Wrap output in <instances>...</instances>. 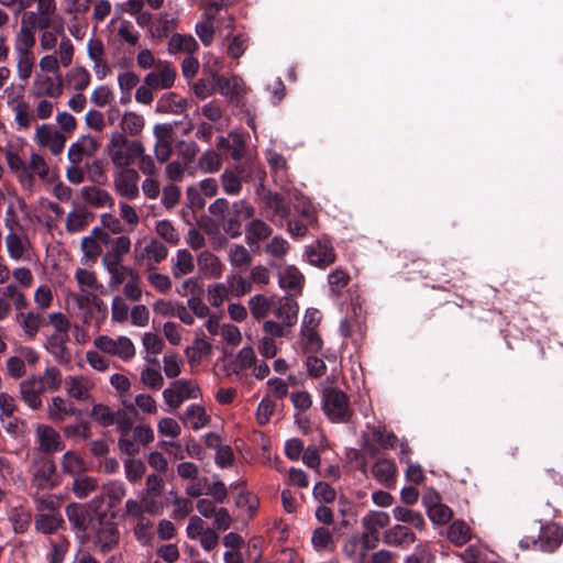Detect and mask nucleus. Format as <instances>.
I'll use <instances>...</instances> for the list:
<instances>
[{"mask_svg": "<svg viewBox=\"0 0 563 563\" xmlns=\"http://www.w3.org/2000/svg\"><path fill=\"white\" fill-rule=\"evenodd\" d=\"M63 385L62 372L56 366H48L41 375H31L19 383V396L32 411L43 407V396L46 391H57Z\"/></svg>", "mask_w": 563, "mask_h": 563, "instance_id": "obj_1", "label": "nucleus"}, {"mask_svg": "<svg viewBox=\"0 0 563 563\" xmlns=\"http://www.w3.org/2000/svg\"><path fill=\"white\" fill-rule=\"evenodd\" d=\"M125 418L120 420L119 439L120 451L129 456L136 455L141 450V426H134L139 420V408L141 407V395L125 401Z\"/></svg>", "mask_w": 563, "mask_h": 563, "instance_id": "obj_2", "label": "nucleus"}, {"mask_svg": "<svg viewBox=\"0 0 563 563\" xmlns=\"http://www.w3.org/2000/svg\"><path fill=\"white\" fill-rule=\"evenodd\" d=\"M322 410L331 422L346 423L353 416L349 396L338 387L327 386L321 391Z\"/></svg>", "mask_w": 563, "mask_h": 563, "instance_id": "obj_3", "label": "nucleus"}, {"mask_svg": "<svg viewBox=\"0 0 563 563\" xmlns=\"http://www.w3.org/2000/svg\"><path fill=\"white\" fill-rule=\"evenodd\" d=\"M56 10H27L21 16V24L14 36L36 44V32H45L54 27L53 18Z\"/></svg>", "mask_w": 563, "mask_h": 563, "instance_id": "obj_4", "label": "nucleus"}, {"mask_svg": "<svg viewBox=\"0 0 563 563\" xmlns=\"http://www.w3.org/2000/svg\"><path fill=\"white\" fill-rule=\"evenodd\" d=\"M112 163L118 167H129L141 158V142L128 140L122 133L115 132L107 145Z\"/></svg>", "mask_w": 563, "mask_h": 563, "instance_id": "obj_5", "label": "nucleus"}, {"mask_svg": "<svg viewBox=\"0 0 563 563\" xmlns=\"http://www.w3.org/2000/svg\"><path fill=\"white\" fill-rule=\"evenodd\" d=\"M75 46L73 41L68 36L63 35L57 49L55 52H47V54L40 58V74L62 75L60 67H69L73 64Z\"/></svg>", "mask_w": 563, "mask_h": 563, "instance_id": "obj_6", "label": "nucleus"}, {"mask_svg": "<svg viewBox=\"0 0 563 563\" xmlns=\"http://www.w3.org/2000/svg\"><path fill=\"white\" fill-rule=\"evenodd\" d=\"M152 66H155L154 69L146 74L143 79L146 87L153 90L170 88L176 78V70L167 63L158 62L155 65L153 54L143 48V69Z\"/></svg>", "mask_w": 563, "mask_h": 563, "instance_id": "obj_7", "label": "nucleus"}, {"mask_svg": "<svg viewBox=\"0 0 563 563\" xmlns=\"http://www.w3.org/2000/svg\"><path fill=\"white\" fill-rule=\"evenodd\" d=\"M93 344L101 352L111 356H117L122 361H129L136 354L134 344L124 335L115 338L110 335H99L95 339Z\"/></svg>", "mask_w": 563, "mask_h": 563, "instance_id": "obj_8", "label": "nucleus"}, {"mask_svg": "<svg viewBox=\"0 0 563 563\" xmlns=\"http://www.w3.org/2000/svg\"><path fill=\"white\" fill-rule=\"evenodd\" d=\"M34 47L35 44L33 43L26 42L16 36L13 38L16 76L23 82H26L31 78L35 67L36 59Z\"/></svg>", "mask_w": 563, "mask_h": 563, "instance_id": "obj_9", "label": "nucleus"}, {"mask_svg": "<svg viewBox=\"0 0 563 563\" xmlns=\"http://www.w3.org/2000/svg\"><path fill=\"white\" fill-rule=\"evenodd\" d=\"M254 211V208L246 200L234 201L222 224L223 231L232 239L241 236L243 221L251 220Z\"/></svg>", "mask_w": 563, "mask_h": 563, "instance_id": "obj_10", "label": "nucleus"}, {"mask_svg": "<svg viewBox=\"0 0 563 563\" xmlns=\"http://www.w3.org/2000/svg\"><path fill=\"white\" fill-rule=\"evenodd\" d=\"M260 206L264 210L266 218L279 225H283V222L290 213V209L285 203L284 197L275 191H263L260 198Z\"/></svg>", "mask_w": 563, "mask_h": 563, "instance_id": "obj_11", "label": "nucleus"}, {"mask_svg": "<svg viewBox=\"0 0 563 563\" xmlns=\"http://www.w3.org/2000/svg\"><path fill=\"white\" fill-rule=\"evenodd\" d=\"M65 393L68 398L78 402H89L92 400V390L95 382L85 375H69L63 379Z\"/></svg>", "mask_w": 563, "mask_h": 563, "instance_id": "obj_12", "label": "nucleus"}, {"mask_svg": "<svg viewBox=\"0 0 563 563\" xmlns=\"http://www.w3.org/2000/svg\"><path fill=\"white\" fill-rule=\"evenodd\" d=\"M211 77L218 87L219 92L222 96L228 97L230 102L235 104L241 102L245 95V86L241 77L236 75L225 77L223 75H218L217 73H212Z\"/></svg>", "mask_w": 563, "mask_h": 563, "instance_id": "obj_13", "label": "nucleus"}, {"mask_svg": "<svg viewBox=\"0 0 563 563\" xmlns=\"http://www.w3.org/2000/svg\"><path fill=\"white\" fill-rule=\"evenodd\" d=\"M65 514L70 528L75 531L86 532L90 527L95 528L93 521L96 518L89 507L84 504H69L65 509Z\"/></svg>", "mask_w": 563, "mask_h": 563, "instance_id": "obj_14", "label": "nucleus"}, {"mask_svg": "<svg viewBox=\"0 0 563 563\" xmlns=\"http://www.w3.org/2000/svg\"><path fill=\"white\" fill-rule=\"evenodd\" d=\"M32 93L35 97L59 98L63 93L62 75L51 77L48 74H36Z\"/></svg>", "mask_w": 563, "mask_h": 563, "instance_id": "obj_15", "label": "nucleus"}, {"mask_svg": "<svg viewBox=\"0 0 563 563\" xmlns=\"http://www.w3.org/2000/svg\"><path fill=\"white\" fill-rule=\"evenodd\" d=\"M5 227L9 233L5 236V246L9 256L14 261L24 258L25 253L30 250L31 243L29 239L14 230L13 222L5 219Z\"/></svg>", "mask_w": 563, "mask_h": 563, "instance_id": "obj_16", "label": "nucleus"}, {"mask_svg": "<svg viewBox=\"0 0 563 563\" xmlns=\"http://www.w3.org/2000/svg\"><path fill=\"white\" fill-rule=\"evenodd\" d=\"M128 399H134V397L130 395H124L122 397V409H120L118 412L112 411L108 406L102 404H97L92 407L91 410V417L95 421H97L102 427H109L114 423L120 427V420H123L125 418V411L128 408L125 407V401Z\"/></svg>", "mask_w": 563, "mask_h": 563, "instance_id": "obj_17", "label": "nucleus"}, {"mask_svg": "<svg viewBox=\"0 0 563 563\" xmlns=\"http://www.w3.org/2000/svg\"><path fill=\"white\" fill-rule=\"evenodd\" d=\"M87 54L93 64V71L98 79H103L109 73L106 59V49L101 40L92 37L87 42Z\"/></svg>", "mask_w": 563, "mask_h": 563, "instance_id": "obj_18", "label": "nucleus"}, {"mask_svg": "<svg viewBox=\"0 0 563 563\" xmlns=\"http://www.w3.org/2000/svg\"><path fill=\"white\" fill-rule=\"evenodd\" d=\"M137 183L139 173L129 167L123 168L114 179L117 191L128 199H135L139 196Z\"/></svg>", "mask_w": 563, "mask_h": 563, "instance_id": "obj_19", "label": "nucleus"}, {"mask_svg": "<svg viewBox=\"0 0 563 563\" xmlns=\"http://www.w3.org/2000/svg\"><path fill=\"white\" fill-rule=\"evenodd\" d=\"M35 140L42 146H47L53 155L63 152L66 137L58 131H54L52 126L43 124L36 129Z\"/></svg>", "mask_w": 563, "mask_h": 563, "instance_id": "obj_20", "label": "nucleus"}, {"mask_svg": "<svg viewBox=\"0 0 563 563\" xmlns=\"http://www.w3.org/2000/svg\"><path fill=\"white\" fill-rule=\"evenodd\" d=\"M35 438L40 450L45 453L63 450V443L59 433L48 424H37L35 428Z\"/></svg>", "mask_w": 563, "mask_h": 563, "instance_id": "obj_21", "label": "nucleus"}, {"mask_svg": "<svg viewBox=\"0 0 563 563\" xmlns=\"http://www.w3.org/2000/svg\"><path fill=\"white\" fill-rule=\"evenodd\" d=\"M99 148L97 140L90 135H81L73 143L67 153L71 164H80L85 156H92Z\"/></svg>", "mask_w": 563, "mask_h": 563, "instance_id": "obj_22", "label": "nucleus"}, {"mask_svg": "<svg viewBox=\"0 0 563 563\" xmlns=\"http://www.w3.org/2000/svg\"><path fill=\"white\" fill-rule=\"evenodd\" d=\"M15 321L29 339H34L40 329L45 324V318L42 312L35 310L16 311Z\"/></svg>", "mask_w": 563, "mask_h": 563, "instance_id": "obj_23", "label": "nucleus"}, {"mask_svg": "<svg viewBox=\"0 0 563 563\" xmlns=\"http://www.w3.org/2000/svg\"><path fill=\"white\" fill-rule=\"evenodd\" d=\"M98 523L95 544L101 552H108L118 544L120 537L118 528L114 522L104 519Z\"/></svg>", "mask_w": 563, "mask_h": 563, "instance_id": "obj_24", "label": "nucleus"}, {"mask_svg": "<svg viewBox=\"0 0 563 563\" xmlns=\"http://www.w3.org/2000/svg\"><path fill=\"white\" fill-rule=\"evenodd\" d=\"M172 130L170 124H156L154 128V134L156 137L155 156L161 163H166L170 156Z\"/></svg>", "mask_w": 563, "mask_h": 563, "instance_id": "obj_25", "label": "nucleus"}, {"mask_svg": "<svg viewBox=\"0 0 563 563\" xmlns=\"http://www.w3.org/2000/svg\"><path fill=\"white\" fill-rule=\"evenodd\" d=\"M307 256L310 264L320 268H325L335 261V253L331 244L321 241L307 251Z\"/></svg>", "mask_w": 563, "mask_h": 563, "instance_id": "obj_26", "label": "nucleus"}, {"mask_svg": "<svg viewBox=\"0 0 563 563\" xmlns=\"http://www.w3.org/2000/svg\"><path fill=\"white\" fill-rule=\"evenodd\" d=\"M382 541L389 547H408L416 541V536L409 528L396 525L383 533Z\"/></svg>", "mask_w": 563, "mask_h": 563, "instance_id": "obj_27", "label": "nucleus"}, {"mask_svg": "<svg viewBox=\"0 0 563 563\" xmlns=\"http://www.w3.org/2000/svg\"><path fill=\"white\" fill-rule=\"evenodd\" d=\"M272 228L261 219H251L245 227V242L249 246H258L261 241L268 239Z\"/></svg>", "mask_w": 563, "mask_h": 563, "instance_id": "obj_28", "label": "nucleus"}, {"mask_svg": "<svg viewBox=\"0 0 563 563\" xmlns=\"http://www.w3.org/2000/svg\"><path fill=\"white\" fill-rule=\"evenodd\" d=\"M102 263L111 274L110 285L126 283L131 276H135V271L120 264L118 256L104 255Z\"/></svg>", "mask_w": 563, "mask_h": 563, "instance_id": "obj_29", "label": "nucleus"}, {"mask_svg": "<svg viewBox=\"0 0 563 563\" xmlns=\"http://www.w3.org/2000/svg\"><path fill=\"white\" fill-rule=\"evenodd\" d=\"M80 196L88 205L95 208L113 206V199L110 194L107 190L96 186L82 187L80 190Z\"/></svg>", "mask_w": 563, "mask_h": 563, "instance_id": "obj_30", "label": "nucleus"}, {"mask_svg": "<svg viewBox=\"0 0 563 563\" xmlns=\"http://www.w3.org/2000/svg\"><path fill=\"white\" fill-rule=\"evenodd\" d=\"M78 410L62 396H55L47 405V416L53 421H63L67 416H75Z\"/></svg>", "mask_w": 563, "mask_h": 563, "instance_id": "obj_31", "label": "nucleus"}, {"mask_svg": "<svg viewBox=\"0 0 563 563\" xmlns=\"http://www.w3.org/2000/svg\"><path fill=\"white\" fill-rule=\"evenodd\" d=\"M278 284L283 289L300 294L303 284V276L297 267L287 266L279 273Z\"/></svg>", "mask_w": 563, "mask_h": 563, "instance_id": "obj_32", "label": "nucleus"}, {"mask_svg": "<svg viewBox=\"0 0 563 563\" xmlns=\"http://www.w3.org/2000/svg\"><path fill=\"white\" fill-rule=\"evenodd\" d=\"M63 523L64 519L59 511L36 514L34 521L36 531L44 534L54 533Z\"/></svg>", "mask_w": 563, "mask_h": 563, "instance_id": "obj_33", "label": "nucleus"}, {"mask_svg": "<svg viewBox=\"0 0 563 563\" xmlns=\"http://www.w3.org/2000/svg\"><path fill=\"white\" fill-rule=\"evenodd\" d=\"M389 515L385 511H372L362 519L363 527L369 531L375 541H378V529L389 525Z\"/></svg>", "mask_w": 563, "mask_h": 563, "instance_id": "obj_34", "label": "nucleus"}, {"mask_svg": "<svg viewBox=\"0 0 563 563\" xmlns=\"http://www.w3.org/2000/svg\"><path fill=\"white\" fill-rule=\"evenodd\" d=\"M109 238L110 236L108 233L99 229H93L90 235L85 236L81 240V249L85 255L88 257H96L101 252L99 242H103L107 244Z\"/></svg>", "mask_w": 563, "mask_h": 563, "instance_id": "obj_35", "label": "nucleus"}, {"mask_svg": "<svg viewBox=\"0 0 563 563\" xmlns=\"http://www.w3.org/2000/svg\"><path fill=\"white\" fill-rule=\"evenodd\" d=\"M372 473L376 481L389 486L395 482L396 465L389 460H378L373 465Z\"/></svg>", "mask_w": 563, "mask_h": 563, "instance_id": "obj_36", "label": "nucleus"}, {"mask_svg": "<svg viewBox=\"0 0 563 563\" xmlns=\"http://www.w3.org/2000/svg\"><path fill=\"white\" fill-rule=\"evenodd\" d=\"M89 224V213L84 208L70 211L66 217L65 229L67 233L75 234L84 231Z\"/></svg>", "mask_w": 563, "mask_h": 563, "instance_id": "obj_37", "label": "nucleus"}, {"mask_svg": "<svg viewBox=\"0 0 563 563\" xmlns=\"http://www.w3.org/2000/svg\"><path fill=\"white\" fill-rule=\"evenodd\" d=\"M199 269L210 277H219L222 273L221 262L213 253L203 251L198 255Z\"/></svg>", "mask_w": 563, "mask_h": 563, "instance_id": "obj_38", "label": "nucleus"}, {"mask_svg": "<svg viewBox=\"0 0 563 563\" xmlns=\"http://www.w3.org/2000/svg\"><path fill=\"white\" fill-rule=\"evenodd\" d=\"M65 35L63 24L42 32L38 35V46L43 52H55L59 45V41Z\"/></svg>", "mask_w": 563, "mask_h": 563, "instance_id": "obj_39", "label": "nucleus"}, {"mask_svg": "<svg viewBox=\"0 0 563 563\" xmlns=\"http://www.w3.org/2000/svg\"><path fill=\"white\" fill-rule=\"evenodd\" d=\"M446 538L455 545L462 547L471 539V529L463 520L453 521L446 531Z\"/></svg>", "mask_w": 563, "mask_h": 563, "instance_id": "obj_40", "label": "nucleus"}, {"mask_svg": "<svg viewBox=\"0 0 563 563\" xmlns=\"http://www.w3.org/2000/svg\"><path fill=\"white\" fill-rule=\"evenodd\" d=\"M197 48L198 44L191 35L174 34L168 43V49L172 54L187 53L191 55Z\"/></svg>", "mask_w": 563, "mask_h": 563, "instance_id": "obj_41", "label": "nucleus"}, {"mask_svg": "<svg viewBox=\"0 0 563 563\" xmlns=\"http://www.w3.org/2000/svg\"><path fill=\"white\" fill-rule=\"evenodd\" d=\"M167 254L168 250L162 242L152 240L143 250V260L146 258L147 267L152 269L156 264L165 260Z\"/></svg>", "mask_w": 563, "mask_h": 563, "instance_id": "obj_42", "label": "nucleus"}, {"mask_svg": "<svg viewBox=\"0 0 563 563\" xmlns=\"http://www.w3.org/2000/svg\"><path fill=\"white\" fill-rule=\"evenodd\" d=\"M9 520L15 533H24L31 525L32 515L22 506L13 507L9 512Z\"/></svg>", "mask_w": 563, "mask_h": 563, "instance_id": "obj_43", "label": "nucleus"}, {"mask_svg": "<svg viewBox=\"0 0 563 563\" xmlns=\"http://www.w3.org/2000/svg\"><path fill=\"white\" fill-rule=\"evenodd\" d=\"M90 74L84 66H76L66 74V81L76 91H84L90 85Z\"/></svg>", "mask_w": 563, "mask_h": 563, "instance_id": "obj_44", "label": "nucleus"}, {"mask_svg": "<svg viewBox=\"0 0 563 563\" xmlns=\"http://www.w3.org/2000/svg\"><path fill=\"white\" fill-rule=\"evenodd\" d=\"M188 101L184 98H179L175 92H169L165 95L157 102V111L159 112H173V113H183L187 107Z\"/></svg>", "mask_w": 563, "mask_h": 563, "instance_id": "obj_45", "label": "nucleus"}, {"mask_svg": "<svg viewBox=\"0 0 563 563\" xmlns=\"http://www.w3.org/2000/svg\"><path fill=\"white\" fill-rule=\"evenodd\" d=\"M256 361L257 358L254 350L251 346H245L236 354V364L233 366H227L229 374L240 375L241 371L253 367Z\"/></svg>", "mask_w": 563, "mask_h": 563, "instance_id": "obj_46", "label": "nucleus"}, {"mask_svg": "<svg viewBox=\"0 0 563 563\" xmlns=\"http://www.w3.org/2000/svg\"><path fill=\"white\" fill-rule=\"evenodd\" d=\"M69 547L70 542L64 536L49 540L48 563H63Z\"/></svg>", "mask_w": 563, "mask_h": 563, "instance_id": "obj_47", "label": "nucleus"}, {"mask_svg": "<svg viewBox=\"0 0 563 563\" xmlns=\"http://www.w3.org/2000/svg\"><path fill=\"white\" fill-rule=\"evenodd\" d=\"M62 471L77 477L86 471V463L78 454L68 451L63 455Z\"/></svg>", "mask_w": 563, "mask_h": 563, "instance_id": "obj_48", "label": "nucleus"}, {"mask_svg": "<svg viewBox=\"0 0 563 563\" xmlns=\"http://www.w3.org/2000/svg\"><path fill=\"white\" fill-rule=\"evenodd\" d=\"M55 465L52 461L42 462L34 473L36 485L42 488H51L55 485Z\"/></svg>", "mask_w": 563, "mask_h": 563, "instance_id": "obj_49", "label": "nucleus"}, {"mask_svg": "<svg viewBox=\"0 0 563 563\" xmlns=\"http://www.w3.org/2000/svg\"><path fill=\"white\" fill-rule=\"evenodd\" d=\"M393 515L397 521L409 523L420 531L424 530V519L420 512L404 507H395Z\"/></svg>", "mask_w": 563, "mask_h": 563, "instance_id": "obj_50", "label": "nucleus"}, {"mask_svg": "<svg viewBox=\"0 0 563 563\" xmlns=\"http://www.w3.org/2000/svg\"><path fill=\"white\" fill-rule=\"evenodd\" d=\"M0 297L12 302L16 311L24 310L27 307L26 296L15 284H9L0 290Z\"/></svg>", "mask_w": 563, "mask_h": 563, "instance_id": "obj_51", "label": "nucleus"}, {"mask_svg": "<svg viewBox=\"0 0 563 563\" xmlns=\"http://www.w3.org/2000/svg\"><path fill=\"white\" fill-rule=\"evenodd\" d=\"M297 313L298 305L295 301L287 298L284 301L279 302V306L275 312L276 317L286 327H290L296 322Z\"/></svg>", "mask_w": 563, "mask_h": 563, "instance_id": "obj_52", "label": "nucleus"}, {"mask_svg": "<svg viewBox=\"0 0 563 563\" xmlns=\"http://www.w3.org/2000/svg\"><path fill=\"white\" fill-rule=\"evenodd\" d=\"M98 487V481L91 476L79 475L73 482V492L77 498H86Z\"/></svg>", "mask_w": 563, "mask_h": 563, "instance_id": "obj_53", "label": "nucleus"}, {"mask_svg": "<svg viewBox=\"0 0 563 563\" xmlns=\"http://www.w3.org/2000/svg\"><path fill=\"white\" fill-rule=\"evenodd\" d=\"M229 260L232 266L245 269L252 263V255L245 246L233 244L230 247Z\"/></svg>", "mask_w": 563, "mask_h": 563, "instance_id": "obj_54", "label": "nucleus"}, {"mask_svg": "<svg viewBox=\"0 0 563 563\" xmlns=\"http://www.w3.org/2000/svg\"><path fill=\"white\" fill-rule=\"evenodd\" d=\"M194 257L187 250H179L177 258L173 265V275L176 278L187 275L194 271Z\"/></svg>", "mask_w": 563, "mask_h": 563, "instance_id": "obj_55", "label": "nucleus"}, {"mask_svg": "<svg viewBox=\"0 0 563 563\" xmlns=\"http://www.w3.org/2000/svg\"><path fill=\"white\" fill-rule=\"evenodd\" d=\"M75 278L82 292L89 294V290H98L102 288V285L97 280L96 274L91 271L78 268L75 273Z\"/></svg>", "mask_w": 563, "mask_h": 563, "instance_id": "obj_56", "label": "nucleus"}, {"mask_svg": "<svg viewBox=\"0 0 563 563\" xmlns=\"http://www.w3.org/2000/svg\"><path fill=\"white\" fill-rule=\"evenodd\" d=\"M212 346L202 339H196L192 346L185 350L186 356L190 365L198 364L203 354L211 353Z\"/></svg>", "mask_w": 563, "mask_h": 563, "instance_id": "obj_57", "label": "nucleus"}, {"mask_svg": "<svg viewBox=\"0 0 563 563\" xmlns=\"http://www.w3.org/2000/svg\"><path fill=\"white\" fill-rule=\"evenodd\" d=\"M311 542L317 550L333 549L334 545L333 534L325 527H318L313 530Z\"/></svg>", "mask_w": 563, "mask_h": 563, "instance_id": "obj_58", "label": "nucleus"}, {"mask_svg": "<svg viewBox=\"0 0 563 563\" xmlns=\"http://www.w3.org/2000/svg\"><path fill=\"white\" fill-rule=\"evenodd\" d=\"M175 152L180 161L189 166L195 161L199 147L192 141L187 142L181 140L175 145Z\"/></svg>", "mask_w": 563, "mask_h": 563, "instance_id": "obj_59", "label": "nucleus"}, {"mask_svg": "<svg viewBox=\"0 0 563 563\" xmlns=\"http://www.w3.org/2000/svg\"><path fill=\"white\" fill-rule=\"evenodd\" d=\"M249 306L252 316L255 319L261 320L268 314L272 308V302L263 295H255L250 298Z\"/></svg>", "mask_w": 563, "mask_h": 563, "instance_id": "obj_60", "label": "nucleus"}, {"mask_svg": "<svg viewBox=\"0 0 563 563\" xmlns=\"http://www.w3.org/2000/svg\"><path fill=\"white\" fill-rule=\"evenodd\" d=\"M227 289L228 292L232 294L235 297L244 296L252 290V283L246 280L242 276L232 275L227 278Z\"/></svg>", "mask_w": 563, "mask_h": 563, "instance_id": "obj_61", "label": "nucleus"}, {"mask_svg": "<svg viewBox=\"0 0 563 563\" xmlns=\"http://www.w3.org/2000/svg\"><path fill=\"white\" fill-rule=\"evenodd\" d=\"M48 351L59 364H68L70 362V353L63 340L53 336L48 341Z\"/></svg>", "mask_w": 563, "mask_h": 563, "instance_id": "obj_62", "label": "nucleus"}, {"mask_svg": "<svg viewBox=\"0 0 563 563\" xmlns=\"http://www.w3.org/2000/svg\"><path fill=\"white\" fill-rule=\"evenodd\" d=\"M540 541L544 550L553 551L562 543L563 532L558 528H545L540 536Z\"/></svg>", "mask_w": 563, "mask_h": 563, "instance_id": "obj_63", "label": "nucleus"}, {"mask_svg": "<svg viewBox=\"0 0 563 563\" xmlns=\"http://www.w3.org/2000/svg\"><path fill=\"white\" fill-rule=\"evenodd\" d=\"M427 514H428L429 519L434 525H445L453 517L452 509L442 503H440V504L435 505L434 507L430 508L429 510H427Z\"/></svg>", "mask_w": 563, "mask_h": 563, "instance_id": "obj_64", "label": "nucleus"}]
</instances>
